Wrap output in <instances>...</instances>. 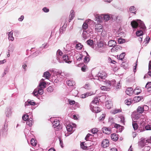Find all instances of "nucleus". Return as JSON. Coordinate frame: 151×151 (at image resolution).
<instances>
[{"instance_id": "2f4dec72", "label": "nucleus", "mask_w": 151, "mask_h": 151, "mask_svg": "<svg viewBox=\"0 0 151 151\" xmlns=\"http://www.w3.org/2000/svg\"><path fill=\"white\" fill-rule=\"evenodd\" d=\"M143 34V32L141 30H138L136 32V35L138 37H141L142 36Z\"/></svg>"}, {"instance_id": "e2e57ef3", "label": "nucleus", "mask_w": 151, "mask_h": 151, "mask_svg": "<svg viewBox=\"0 0 151 151\" xmlns=\"http://www.w3.org/2000/svg\"><path fill=\"white\" fill-rule=\"evenodd\" d=\"M150 40V38L149 37L147 36L145 40V43L146 44H147L148 43Z\"/></svg>"}, {"instance_id": "49530a36", "label": "nucleus", "mask_w": 151, "mask_h": 151, "mask_svg": "<svg viewBox=\"0 0 151 151\" xmlns=\"http://www.w3.org/2000/svg\"><path fill=\"white\" fill-rule=\"evenodd\" d=\"M106 114L105 113L103 114L101 116L99 117V120L100 121L103 120L105 118Z\"/></svg>"}, {"instance_id": "7ed1b4c3", "label": "nucleus", "mask_w": 151, "mask_h": 151, "mask_svg": "<svg viewBox=\"0 0 151 151\" xmlns=\"http://www.w3.org/2000/svg\"><path fill=\"white\" fill-rule=\"evenodd\" d=\"M75 126L76 125L75 124H72V125L71 124H68V125L66 127L67 131V132L68 133H66V132H65V135L66 136H68L70 134H71L72 133L71 132L73 130V128L75 127Z\"/></svg>"}, {"instance_id": "09e8293b", "label": "nucleus", "mask_w": 151, "mask_h": 151, "mask_svg": "<svg viewBox=\"0 0 151 151\" xmlns=\"http://www.w3.org/2000/svg\"><path fill=\"white\" fill-rule=\"evenodd\" d=\"M84 88L86 89H89L91 88L90 85L89 83H86L84 86Z\"/></svg>"}, {"instance_id": "603ef678", "label": "nucleus", "mask_w": 151, "mask_h": 151, "mask_svg": "<svg viewBox=\"0 0 151 151\" xmlns=\"http://www.w3.org/2000/svg\"><path fill=\"white\" fill-rule=\"evenodd\" d=\"M29 118V116L28 115H24L22 116V118L23 119L26 121Z\"/></svg>"}, {"instance_id": "e433bc0d", "label": "nucleus", "mask_w": 151, "mask_h": 151, "mask_svg": "<svg viewBox=\"0 0 151 151\" xmlns=\"http://www.w3.org/2000/svg\"><path fill=\"white\" fill-rule=\"evenodd\" d=\"M83 46V45L81 44L78 43L76 45V47L78 50H80L81 49Z\"/></svg>"}, {"instance_id": "6ab92c4d", "label": "nucleus", "mask_w": 151, "mask_h": 151, "mask_svg": "<svg viewBox=\"0 0 151 151\" xmlns=\"http://www.w3.org/2000/svg\"><path fill=\"white\" fill-rule=\"evenodd\" d=\"M8 35V38L9 40L12 41H13L14 40V38L13 36V32L11 31L7 33Z\"/></svg>"}, {"instance_id": "423d86ee", "label": "nucleus", "mask_w": 151, "mask_h": 151, "mask_svg": "<svg viewBox=\"0 0 151 151\" xmlns=\"http://www.w3.org/2000/svg\"><path fill=\"white\" fill-rule=\"evenodd\" d=\"M102 130L104 133L107 134H110L111 132V128L109 127H104L102 128Z\"/></svg>"}, {"instance_id": "473e14b6", "label": "nucleus", "mask_w": 151, "mask_h": 151, "mask_svg": "<svg viewBox=\"0 0 151 151\" xmlns=\"http://www.w3.org/2000/svg\"><path fill=\"white\" fill-rule=\"evenodd\" d=\"M110 16L107 14L103 15V19H104L105 21H107L110 19Z\"/></svg>"}, {"instance_id": "774afa93", "label": "nucleus", "mask_w": 151, "mask_h": 151, "mask_svg": "<svg viewBox=\"0 0 151 151\" xmlns=\"http://www.w3.org/2000/svg\"><path fill=\"white\" fill-rule=\"evenodd\" d=\"M47 90L48 92H51L52 91L53 89L52 87L49 86L47 88Z\"/></svg>"}, {"instance_id": "de8ad7c7", "label": "nucleus", "mask_w": 151, "mask_h": 151, "mask_svg": "<svg viewBox=\"0 0 151 151\" xmlns=\"http://www.w3.org/2000/svg\"><path fill=\"white\" fill-rule=\"evenodd\" d=\"M125 41L124 39H119L118 40V42L119 44H122L124 43Z\"/></svg>"}, {"instance_id": "f3484780", "label": "nucleus", "mask_w": 151, "mask_h": 151, "mask_svg": "<svg viewBox=\"0 0 151 151\" xmlns=\"http://www.w3.org/2000/svg\"><path fill=\"white\" fill-rule=\"evenodd\" d=\"M99 101L98 99L97 98H95L91 103L90 106H91V107H93L94 106L97 105V104L99 103Z\"/></svg>"}, {"instance_id": "8fccbe9b", "label": "nucleus", "mask_w": 151, "mask_h": 151, "mask_svg": "<svg viewBox=\"0 0 151 151\" xmlns=\"http://www.w3.org/2000/svg\"><path fill=\"white\" fill-rule=\"evenodd\" d=\"M98 48H103L104 46V44L102 42H100L98 44Z\"/></svg>"}, {"instance_id": "a19ab883", "label": "nucleus", "mask_w": 151, "mask_h": 151, "mask_svg": "<svg viewBox=\"0 0 151 151\" xmlns=\"http://www.w3.org/2000/svg\"><path fill=\"white\" fill-rule=\"evenodd\" d=\"M98 130L96 128H93L91 130V132L93 134H97V133L98 132Z\"/></svg>"}, {"instance_id": "c03bdc74", "label": "nucleus", "mask_w": 151, "mask_h": 151, "mask_svg": "<svg viewBox=\"0 0 151 151\" xmlns=\"http://www.w3.org/2000/svg\"><path fill=\"white\" fill-rule=\"evenodd\" d=\"M38 90V93L40 95H42L43 93V90L42 89V88H37Z\"/></svg>"}, {"instance_id": "20e7f679", "label": "nucleus", "mask_w": 151, "mask_h": 151, "mask_svg": "<svg viewBox=\"0 0 151 151\" xmlns=\"http://www.w3.org/2000/svg\"><path fill=\"white\" fill-rule=\"evenodd\" d=\"M63 53L60 50H58L56 52V58L58 62L60 63L62 62V56Z\"/></svg>"}, {"instance_id": "0eeeda50", "label": "nucleus", "mask_w": 151, "mask_h": 151, "mask_svg": "<svg viewBox=\"0 0 151 151\" xmlns=\"http://www.w3.org/2000/svg\"><path fill=\"white\" fill-rule=\"evenodd\" d=\"M109 144V141L107 139H104L101 142V145L102 147L106 148L108 147Z\"/></svg>"}, {"instance_id": "7c9ffc66", "label": "nucleus", "mask_w": 151, "mask_h": 151, "mask_svg": "<svg viewBox=\"0 0 151 151\" xmlns=\"http://www.w3.org/2000/svg\"><path fill=\"white\" fill-rule=\"evenodd\" d=\"M121 111L120 109H115L111 111V114H115L117 113L120 112Z\"/></svg>"}, {"instance_id": "dca6fc26", "label": "nucleus", "mask_w": 151, "mask_h": 151, "mask_svg": "<svg viewBox=\"0 0 151 151\" xmlns=\"http://www.w3.org/2000/svg\"><path fill=\"white\" fill-rule=\"evenodd\" d=\"M39 86L40 88H45L46 87V83L44 82V80L42 79L40 81V83L39 84Z\"/></svg>"}, {"instance_id": "052dcab7", "label": "nucleus", "mask_w": 151, "mask_h": 151, "mask_svg": "<svg viewBox=\"0 0 151 151\" xmlns=\"http://www.w3.org/2000/svg\"><path fill=\"white\" fill-rule=\"evenodd\" d=\"M100 88L103 91H107L109 88L106 86H101Z\"/></svg>"}, {"instance_id": "0e129e2a", "label": "nucleus", "mask_w": 151, "mask_h": 151, "mask_svg": "<svg viewBox=\"0 0 151 151\" xmlns=\"http://www.w3.org/2000/svg\"><path fill=\"white\" fill-rule=\"evenodd\" d=\"M29 102V104L31 105H34L35 104V102H34L33 101H30L28 100Z\"/></svg>"}, {"instance_id": "37998d69", "label": "nucleus", "mask_w": 151, "mask_h": 151, "mask_svg": "<svg viewBox=\"0 0 151 151\" xmlns=\"http://www.w3.org/2000/svg\"><path fill=\"white\" fill-rule=\"evenodd\" d=\"M119 120H120L121 123L124 124V117L123 116H121L119 117Z\"/></svg>"}, {"instance_id": "680f3d73", "label": "nucleus", "mask_w": 151, "mask_h": 151, "mask_svg": "<svg viewBox=\"0 0 151 151\" xmlns=\"http://www.w3.org/2000/svg\"><path fill=\"white\" fill-rule=\"evenodd\" d=\"M145 129L146 130H151V125H146L145 127Z\"/></svg>"}, {"instance_id": "9d476101", "label": "nucleus", "mask_w": 151, "mask_h": 151, "mask_svg": "<svg viewBox=\"0 0 151 151\" xmlns=\"http://www.w3.org/2000/svg\"><path fill=\"white\" fill-rule=\"evenodd\" d=\"M12 108L11 107L7 108L5 111V114L7 117H9L11 116Z\"/></svg>"}, {"instance_id": "13d9d810", "label": "nucleus", "mask_w": 151, "mask_h": 151, "mask_svg": "<svg viewBox=\"0 0 151 151\" xmlns=\"http://www.w3.org/2000/svg\"><path fill=\"white\" fill-rule=\"evenodd\" d=\"M82 27L83 29H86L88 28V25L86 22H85L83 24Z\"/></svg>"}, {"instance_id": "9b49d317", "label": "nucleus", "mask_w": 151, "mask_h": 151, "mask_svg": "<svg viewBox=\"0 0 151 151\" xmlns=\"http://www.w3.org/2000/svg\"><path fill=\"white\" fill-rule=\"evenodd\" d=\"M106 76V74L105 72H102L101 73H99L98 74V80H99L100 78L101 79H105Z\"/></svg>"}, {"instance_id": "f704fd0d", "label": "nucleus", "mask_w": 151, "mask_h": 151, "mask_svg": "<svg viewBox=\"0 0 151 151\" xmlns=\"http://www.w3.org/2000/svg\"><path fill=\"white\" fill-rule=\"evenodd\" d=\"M33 123V122L32 121V119L30 118L28 120H27V124L29 126H31Z\"/></svg>"}, {"instance_id": "1a4fd4ad", "label": "nucleus", "mask_w": 151, "mask_h": 151, "mask_svg": "<svg viewBox=\"0 0 151 151\" xmlns=\"http://www.w3.org/2000/svg\"><path fill=\"white\" fill-rule=\"evenodd\" d=\"M95 20L99 23L101 22L103 20V14H96L95 15Z\"/></svg>"}, {"instance_id": "6e6552de", "label": "nucleus", "mask_w": 151, "mask_h": 151, "mask_svg": "<svg viewBox=\"0 0 151 151\" xmlns=\"http://www.w3.org/2000/svg\"><path fill=\"white\" fill-rule=\"evenodd\" d=\"M62 58L63 60L66 63H70L72 61L70 57H69L68 55H64Z\"/></svg>"}, {"instance_id": "b1692460", "label": "nucleus", "mask_w": 151, "mask_h": 151, "mask_svg": "<svg viewBox=\"0 0 151 151\" xmlns=\"http://www.w3.org/2000/svg\"><path fill=\"white\" fill-rule=\"evenodd\" d=\"M126 93L127 95L131 96L132 94L133 91H132V88H129L127 89Z\"/></svg>"}, {"instance_id": "69168bd1", "label": "nucleus", "mask_w": 151, "mask_h": 151, "mask_svg": "<svg viewBox=\"0 0 151 151\" xmlns=\"http://www.w3.org/2000/svg\"><path fill=\"white\" fill-rule=\"evenodd\" d=\"M89 58L88 56H86L84 58V62L87 63L89 61Z\"/></svg>"}, {"instance_id": "6e6d98bb", "label": "nucleus", "mask_w": 151, "mask_h": 151, "mask_svg": "<svg viewBox=\"0 0 151 151\" xmlns=\"http://www.w3.org/2000/svg\"><path fill=\"white\" fill-rule=\"evenodd\" d=\"M97 51L100 53H103L105 52V50L104 48H99L97 49Z\"/></svg>"}, {"instance_id": "ddd939ff", "label": "nucleus", "mask_w": 151, "mask_h": 151, "mask_svg": "<svg viewBox=\"0 0 151 151\" xmlns=\"http://www.w3.org/2000/svg\"><path fill=\"white\" fill-rule=\"evenodd\" d=\"M91 146V145L88 144L87 143L85 142H82L81 144V147L84 150H86L87 149L88 147H89Z\"/></svg>"}, {"instance_id": "2eb2a0df", "label": "nucleus", "mask_w": 151, "mask_h": 151, "mask_svg": "<svg viewBox=\"0 0 151 151\" xmlns=\"http://www.w3.org/2000/svg\"><path fill=\"white\" fill-rule=\"evenodd\" d=\"M90 109L93 112L98 113L100 111V109L96 105L94 106L93 107H92L90 106Z\"/></svg>"}, {"instance_id": "39448f33", "label": "nucleus", "mask_w": 151, "mask_h": 151, "mask_svg": "<svg viewBox=\"0 0 151 151\" xmlns=\"http://www.w3.org/2000/svg\"><path fill=\"white\" fill-rule=\"evenodd\" d=\"M95 29L96 31L98 32H102L101 35H103V27L101 24H97L95 25Z\"/></svg>"}, {"instance_id": "4be33fe9", "label": "nucleus", "mask_w": 151, "mask_h": 151, "mask_svg": "<svg viewBox=\"0 0 151 151\" xmlns=\"http://www.w3.org/2000/svg\"><path fill=\"white\" fill-rule=\"evenodd\" d=\"M121 47L119 46H116L115 47H113L111 49V52H117L121 49Z\"/></svg>"}, {"instance_id": "f03ea898", "label": "nucleus", "mask_w": 151, "mask_h": 151, "mask_svg": "<svg viewBox=\"0 0 151 151\" xmlns=\"http://www.w3.org/2000/svg\"><path fill=\"white\" fill-rule=\"evenodd\" d=\"M93 33L92 29L91 28L87 30L83 31L82 37L84 39H86L90 37Z\"/></svg>"}, {"instance_id": "5701e85b", "label": "nucleus", "mask_w": 151, "mask_h": 151, "mask_svg": "<svg viewBox=\"0 0 151 151\" xmlns=\"http://www.w3.org/2000/svg\"><path fill=\"white\" fill-rule=\"evenodd\" d=\"M129 11L131 13H133L134 14H136V12L137 11L136 9L134 6H130L129 9Z\"/></svg>"}, {"instance_id": "bf43d9fd", "label": "nucleus", "mask_w": 151, "mask_h": 151, "mask_svg": "<svg viewBox=\"0 0 151 151\" xmlns=\"http://www.w3.org/2000/svg\"><path fill=\"white\" fill-rule=\"evenodd\" d=\"M143 111H146L149 109V108L147 105H145L143 106Z\"/></svg>"}, {"instance_id": "4c0bfd02", "label": "nucleus", "mask_w": 151, "mask_h": 151, "mask_svg": "<svg viewBox=\"0 0 151 151\" xmlns=\"http://www.w3.org/2000/svg\"><path fill=\"white\" fill-rule=\"evenodd\" d=\"M124 56L125 54L123 53L120 54L119 56H117V58H119V60H122L124 59Z\"/></svg>"}, {"instance_id": "bb28decb", "label": "nucleus", "mask_w": 151, "mask_h": 151, "mask_svg": "<svg viewBox=\"0 0 151 151\" xmlns=\"http://www.w3.org/2000/svg\"><path fill=\"white\" fill-rule=\"evenodd\" d=\"M111 137L112 140L114 141H116L118 139V136L115 133L111 134Z\"/></svg>"}, {"instance_id": "f8f14e48", "label": "nucleus", "mask_w": 151, "mask_h": 151, "mask_svg": "<svg viewBox=\"0 0 151 151\" xmlns=\"http://www.w3.org/2000/svg\"><path fill=\"white\" fill-rule=\"evenodd\" d=\"M53 126L54 128L58 127L60 124V121L57 119H54L52 123Z\"/></svg>"}, {"instance_id": "338daca9", "label": "nucleus", "mask_w": 151, "mask_h": 151, "mask_svg": "<svg viewBox=\"0 0 151 151\" xmlns=\"http://www.w3.org/2000/svg\"><path fill=\"white\" fill-rule=\"evenodd\" d=\"M42 10L45 12H49V9L46 7H44L42 9Z\"/></svg>"}, {"instance_id": "c9c22d12", "label": "nucleus", "mask_w": 151, "mask_h": 151, "mask_svg": "<svg viewBox=\"0 0 151 151\" xmlns=\"http://www.w3.org/2000/svg\"><path fill=\"white\" fill-rule=\"evenodd\" d=\"M86 42L88 45L91 46H92L93 44V41L91 40H88Z\"/></svg>"}, {"instance_id": "a18cd8bd", "label": "nucleus", "mask_w": 151, "mask_h": 151, "mask_svg": "<svg viewBox=\"0 0 151 151\" xmlns=\"http://www.w3.org/2000/svg\"><path fill=\"white\" fill-rule=\"evenodd\" d=\"M132 126L134 130H136L138 128V125L136 123L134 122H133Z\"/></svg>"}, {"instance_id": "a878e982", "label": "nucleus", "mask_w": 151, "mask_h": 151, "mask_svg": "<svg viewBox=\"0 0 151 151\" xmlns=\"http://www.w3.org/2000/svg\"><path fill=\"white\" fill-rule=\"evenodd\" d=\"M142 99L143 97L142 96H137L134 97L133 100L135 102H138Z\"/></svg>"}, {"instance_id": "5fc2aeb1", "label": "nucleus", "mask_w": 151, "mask_h": 151, "mask_svg": "<svg viewBox=\"0 0 151 151\" xmlns=\"http://www.w3.org/2000/svg\"><path fill=\"white\" fill-rule=\"evenodd\" d=\"M33 94L35 96H37L38 94V93L37 88H36L34 90L33 92Z\"/></svg>"}, {"instance_id": "4d7b16f0", "label": "nucleus", "mask_w": 151, "mask_h": 151, "mask_svg": "<svg viewBox=\"0 0 151 151\" xmlns=\"http://www.w3.org/2000/svg\"><path fill=\"white\" fill-rule=\"evenodd\" d=\"M86 93V94H87V97L89 96H91L92 95H94L95 93V92H88Z\"/></svg>"}, {"instance_id": "c85d7f7f", "label": "nucleus", "mask_w": 151, "mask_h": 151, "mask_svg": "<svg viewBox=\"0 0 151 151\" xmlns=\"http://www.w3.org/2000/svg\"><path fill=\"white\" fill-rule=\"evenodd\" d=\"M132 100L131 99H127L124 101L125 103L127 105H129L132 103Z\"/></svg>"}, {"instance_id": "ea45409f", "label": "nucleus", "mask_w": 151, "mask_h": 151, "mask_svg": "<svg viewBox=\"0 0 151 151\" xmlns=\"http://www.w3.org/2000/svg\"><path fill=\"white\" fill-rule=\"evenodd\" d=\"M104 83L105 85L108 87L111 86V82L110 81L107 80L105 81Z\"/></svg>"}, {"instance_id": "4468645a", "label": "nucleus", "mask_w": 151, "mask_h": 151, "mask_svg": "<svg viewBox=\"0 0 151 151\" xmlns=\"http://www.w3.org/2000/svg\"><path fill=\"white\" fill-rule=\"evenodd\" d=\"M132 116V119L134 121V122H135L136 120L139 119L140 117L139 115L137 114L135 112L133 113Z\"/></svg>"}, {"instance_id": "393cba45", "label": "nucleus", "mask_w": 151, "mask_h": 151, "mask_svg": "<svg viewBox=\"0 0 151 151\" xmlns=\"http://www.w3.org/2000/svg\"><path fill=\"white\" fill-rule=\"evenodd\" d=\"M116 44V42L114 40H110L108 43V45L109 47H114Z\"/></svg>"}, {"instance_id": "a211bd4d", "label": "nucleus", "mask_w": 151, "mask_h": 151, "mask_svg": "<svg viewBox=\"0 0 151 151\" xmlns=\"http://www.w3.org/2000/svg\"><path fill=\"white\" fill-rule=\"evenodd\" d=\"M75 12L73 10H71L70 11V14L69 17V22H70L75 17Z\"/></svg>"}, {"instance_id": "58836bf2", "label": "nucleus", "mask_w": 151, "mask_h": 151, "mask_svg": "<svg viewBox=\"0 0 151 151\" xmlns=\"http://www.w3.org/2000/svg\"><path fill=\"white\" fill-rule=\"evenodd\" d=\"M31 143L32 145L33 146H35L37 144V142L35 139L32 138L31 140Z\"/></svg>"}, {"instance_id": "aec40b11", "label": "nucleus", "mask_w": 151, "mask_h": 151, "mask_svg": "<svg viewBox=\"0 0 151 151\" xmlns=\"http://www.w3.org/2000/svg\"><path fill=\"white\" fill-rule=\"evenodd\" d=\"M93 136H93L92 135L88 133L86 136L85 139L87 141L88 140L89 141H88V142H90L91 141H92V138Z\"/></svg>"}, {"instance_id": "864d4df0", "label": "nucleus", "mask_w": 151, "mask_h": 151, "mask_svg": "<svg viewBox=\"0 0 151 151\" xmlns=\"http://www.w3.org/2000/svg\"><path fill=\"white\" fill-rule=\"evenodd\" d=\"M145 88L147 89L151 88V82H148L146 85Z\"/></svg>"}, {"instance_id": "412c9836", "label": "nucleus", "mask_w": 151, "mask_h": 151, "mask_svg": "<svg viewBox=\"0 0 151 151\" xmlns=\"http://www.w3.org/2000/svg\"><path fill=\"white\" fill-rule=\"evenodd\" d=\"M113 106L112 103L111 101H107L106 103V106L108 109H110Z\"/></svg>"}, {"instance_id": "f257e3e1", "label": "nucleus", "mask_w": 151, "mask_h": 151, "mask_svg": "<svg viewBox=\"0 0 151 151\" xmlns=\"http://www.w3.org/2000/svg\"><path fill=\"white\" fill-rule=\"evenodd\" d=\"M131 24L132 27L134 28H137L138 26L143 29H144L145 28L143 22L139 19L133 20L131 22Z\"/></svg>"}, {"instance_id": "cd10ccee", "label": "nucleus", "mask_w": 151, "mask_h": 151, "mask_svg": "<svg viewBox=\"0 0 151 151\" xmlns=\"http://www.w3.org/2000/svg\"><path fill=\"white\" fill-rule=\"evenodd\" d=\"M141 92V90L140 88L137 87L133 91V93L135 94L138 95Z\"/></svg>"}, {"instance_id": "c756f323", "label": "nucleus", "mask_w": 151, "mask_h": 151, "mask_svg": "<svg viewBox=\"0 0 151 151\" xmlns=\"http://www.w3.org/2000/svg\"><path fill=\"white\" fill-rule=\"evenodd\" d=\"M137 111L139 114H141L143 113L144 111L142 106H139L137 109Z\"/></svg>"}, {"instance_id": "3c124183", "label": "nucleus", "mask_w": 151, "mask_h": 151, "mask_svg": "<svg viewBox=\"0 0 151 151\" xmlns=\"http://www.w3.org/2000/svg\"><path fill=\"white\" fill-rule=\"evenodd\" d=\"M148 74L150 77H151V65L150 63L149 65V71Z\"/></svg>"}, {"instance_id": "72a5a7b5", "label": "nucleus", "mask_w": 151, "mask_h": 151, "mask_svg": "<svg viewBox=\"0 0 151 151\" xmlns=\"http://www.w3.org/2000/svg\"><path fill=\"white\" fill-rule=\"evenodd\" d=\"M50 75H51L49 72L47 71L44 73L43 76H44L47 79H48Z\"/></svg>"}, {"instance_id": "79ce46f5", "label": "nucleus", "mask_w": 151, "mask_h": 151, "mask_svg": "<svg viewBox=\"0 0 151 151\" xmlns=\"http://www.w3.org/2000/svg\"><path fill=\"white\" fill-rule=\"evenodd\" d=\"M67 84L68 86H71L73 85L74 82H73V81L70 80H68L67 81Z\"/></svg>"}]
</instances>
